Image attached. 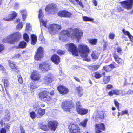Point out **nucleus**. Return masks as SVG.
<instances>
[{
    "instance_id": "nucleus-1",
    "label": "nucleus",
    "mask_w": 133,
    "mask_h": 133,
    "mask_svg": "<svg viewBox=\"0 0 133 133\" xmlns=\"http://www.w3.org/2000/svg\"><path fill=\"white\" fill-rule=\"evenodd\" d=\"M61 107L64 110L70 112H73L75 109L74 103L71 100H66L63 101Z\"/></svg>"
},
{
    "instance_id": "nucleus-2",
    "label": "nucleus",
    "mask_w": 133,
    "mask_h": 133,
    "mask_svg": "<svg viewBox=\"0 0 133 133\" xmlns=\"http://www.w3.org/2000/svg\"><path fill=\"white\" fill-rule=\"evenodd\" d=\"M21 35V34L19 32H14L3 39V41L4 42L13 44L15 42L19 39Z\"/></svg>"
},
{
    "instance_id": "nucleus-3",
    "label": "nucleus",
    "mask_w": 133,
    "mask_h": 133,
    "mask_svg": "<svg viewBox=\"0 0 133 133\" xmlns=\"http://www.w3.org/2000/svg\"><path fill=\"white\" fill-rule=\"evenodd\" d=\"M78 47V52L80 54L81 57L83 58H87L90 50L89 47L83 43L79 45Z\"/></svg>"
},
{
    "instance_id": "nucleus-4",
    "label": "nucleus",
    "mask_w": 133,
    "mask_h": 133,
    "mask_svg": "<svg viewBox=\"0 0 133 133\" xmlns=\"http://www.w3.org/2000/svg\"><path fill=\"white\" fill-rule=\"evenodd\" d=\"M69 133H80L81 129L79 126L74 122H70L68 126Z\"/></svg>"
},
{
    "instance_id": "nucleus-5",
    "label": "nucleus",
    "mask_w": 133,
    "mask_h": 133,
    "mask_svg": "<svg viewBox=\"0 0 133 133\" xmlns=\"http://www.w3.org/2000/svg\"><path fill=\"white\" fill-rule=\"evenodd\" d=\"M75 106L76 111L79 114L84 115L88 112V109L83 108L79 101H78L76 103Z\"/></svg>"
},
{
    "instance_id": "nucleus-6",
    "label": "nucleus",
    "mask_w": 133,
    "mask_h": 133,
    "mask_svg": "<svg viewBox=\"0 0 133 133\" xmlns=\"http://www.w3.org/2000/svg\"><path fill=\"white\" fill-rule=\"evenodd\" d=\"M123 8L127 10L132 9L133 6V0H125L119 2Z\"/></svg>"
},
{
    "instance_id": "nucleus-7",
    "label": "nucleus",
    "mask_w": 133,
    "mask_h": 133,
    "mask_svg": "<svg viewBox=\"0 0 133 133\" xmlns=\"http://www.w3.org/2000/svg\"><path fill=\"white\" fill-rule=\"evenodd\" d=\"M68 47V50L71 52L73 55L76 56H78V50L77 46L74 44L70 43L67 44Z\"/></svg>"
},
{
    "instance_id": "nucleus-8",
    "label": "nucleus",
    "mask_w": 133,
    "mask_h": 133,
    "mask_svg": "<svg viewBox=\"0 0 133 133\" xmlns=\"http://www.w3.org/2000/svg\"><path fill=\"white\" fill-rule=\"evenodd\" d=\"M45 10L46 13L53 14L56 11L57 6L54 4H49L46 6Z\"/></svg>"
},
{
    "instance_id": "nucleus-9",
    "label": "nucleus",
    "mask_w": 133,
    "mask_h": 133,
    "mask_svg": "<svg viewBox=\"0 0 133 133\" xmlns=\"http://www.w3.org/2000/svg\"><path fill=\"white\" fill-rule=\"evenodd\" d=\"M73 33L71 34V36L77 38L79 40L82 37L83 33L78 28H75L72 30Z\"/></svg>"
},
{
    "instance_id": "nucleus-10",
    "label": "nucleus",
    "mask_w": 133,
    "mask_h": 133,
    "mask_svg": "<svg viewBox=\"0 0 133 133\" xmlns=\"http://www.w3.org/2000/svg\"><path fill=\"white\" fill-rule=\"evenodd\" d=\"M39 96L42 101H49L50 100L49 92L47 91H44L39 93Z\"/></svg>"
},
{
    "instance_id": "nucleus-11",
    "label": "nucleus",
    "mask_w": 133,
    "mask_h": 133,
    "mask_svg": "<svg viewBox=\"0 0 133 133\" xmlns=\"http://www.w3.org/2000/svg\"><path fill=\"white\" fill-rule=\"evenodd\" d=\"M95 127V133H102V131H105L106 130L105 125L102 123H101L99 124H96Z\"/></svg>"
},
{
    "instance_id": "nucleus-12",
    "label": "nucleus",
    "mask_w": 133,
    "mask_h": 133,
    "mask_svg": "<svg viewBox=\"0 0 133 133\" xmlns=\"http://www.w3.org/2000/svg\"><path fill=\"white\" fill-rule=\"evenodd\" d=\"M44 51V49L43 47L41 46L39 47L35 56V59L38 61L41 59L43 56Z\"/></svg>"
},
{
    "instance_id": "nucleus-13",
    "label": "nucleus",
    "mask_w": 133,
    "mask_h": 133,
    "mask_svg": "<svg viewBox=\"0 0 133 133\" xmlns=\"http://www.w3.org/2000/svg\"><path fill=\"white\" fill-rule=\"evenodd\" d=\"M48 29L49 32L50 34H55L58 31V25L55 24H50L48 27Z\"/></svg>"
},
{
    "instance_id": "nucleus-14",
    "label": "nucleus",
    "mask_w": 133,
    "mask_h": 133,
    "mask_svg": "<svg viewBox=\"0 0 133 133\" xmlns=\"http://www.w3.org/2000/svg\"><path fill=\"white\" fill-rule=\"evenodd\" d=\"M59 16L61 17L69 18L72 16L71 13L66 10H60L59 12Z\"/></svg>"
},
{
    "instance_id": "nucleus-15",
    "label": "nucleus",
    "mask_w": 133,
    "mask_h": 133,
    "mask_svg": "<svg viewBox=\"0 0 133 133\" xmlns=\"http://www.w3.org/2000/svg\"><path fill=\"white\" fill-rule=\"evenodd\" d=\"M53 81V75L50 73L46 75L43 78L44 84L47 85L51 83Z\"/></svg>"
},
{
    "instance_id": "nucleus-16",
    "label": "nucleus",
    "mask_w": 133,
    "mask_h": 133,
    "mask_svg": "<svg viewBox=\"0 0 133 133\" xmlns=\"http://www.w3.org/2000/svg\"><path fill=\"white\" fill-rule=\"evenodd\" d=\"M39 67L42 71L44 72L50 68V65L48 62H42L39 64Z\"/></svg>"
},
{
    "instance_id": "nucleus-17",
    "label": "nucleus",
    "mask_w": 133,
    "mask_h": 133,
    "mask_svg": "<svg viewBox=\"0 0 133 133\" xmlns=\"http://www.w3.org/2000/svg\"><path fill=\"white\" fill-rule=\"evenodd\" d=\"M113 57L115 61L119 65L123 64L124 63V60L122 58L119 57L116 52L112 54Z\"/></svg>"
},
{
    "instance_id": "nucleus-18",
    "label": "nucleus",
    "mask_w": 133,
    "mask_h": 133,
    "mask_svg": "<svg viewBox=\"0 0 133 133\" xmlns=\"http://www.w3.org/2000/svg\"><path fill=\"white\" fill-rule=\"evenodd\" d=\"M39 13L38 15V18L39 19L41 27V25H42L43 26L47 27L46 23L47 21H44L42 19H40L41 18H42L43 16V14L41 9H40L39 10ZM42 29V28H41Z\"/></svg>"
},
{
    "instance_id": "nucleus-19",
    "label": "nucleus",
    "mask_w": 133,
    "mask_h": 133,
    "mask_svg": "<svg viewBox=\"0 0 133 133\" xmlns=\"http://www.w3.org/2000/svg\"><path fill=\"white\" fill-rule=\"evenodd\" d=\"M30 77L31 78L32 80L38 81L40 79L41 76L37 71L34 70L31 74Z\"/></svg>"
},
{
    "instance_id": "nucleus-20",
    "label": "nucleus",
    "mask_w": 133,
    "mask_h": 133,
    "mask_svg": "<svg viewBox=\"0 0 133 133\" xmlns=\"http://www.w3.org/2000/svg\"><path fill=\"white\" fill-rule=\"evenodd\" d=\"M48 126L51 130L55 131L57 128V122L55 121H50L48 123Z\"/></svg>"
},
{
    "instance_id": "nucleus-21",
    "label": "nucleus",
    "mask_w": 133,
    "mask_h": 133,
    "mask_svg": "<svg viewBox=\"0 0 133 133\" xmlns=\"http://www.w3.org/2000/svg\"><path fill=\"white\" fill-rule=\"evenodd\" d=\"M69 90L68 88L63 85L59 86V92L62 95L67 94L69 92Z\"/></svg>"
},
{
    "instance_id": "nucleus-22",
    "label": "nucleus",
    "mask_w": 133,
    "mask_h": 133,
    "mask_svg": "<svg viewBox=\"0 0 133 133\" xmlns=\"http://www.w3.org/2000/svg\"><path fill=\"white\" fill-rule=\"evenodd\" d=\"M104 112L103 111H101L98 112L96 118L97 119H99L101 121H102L103 119L104 118Z\"/></svg>"
},
{
    "instance_id": "nucleus-23",
    "label": "nucleus",
    "mask_w": 133,
    "mask_h": 133,
    "mask_svg": "<svg viewBox=\"0 0 133 133\" xmlns=\"http://www.w3.org/2000/svg\"><path fill=\"white\" fill-rule=\"evenodd\" d=\"M37 113L36 116L38 118H39L44 115L45 112V110L42 109L41 108H39L37 110Z\"/></svg>"
},
{
    "instance_id": "nucleus-24",
    "label": "nucleus",
    "mask_w": 133,
    "mask_h": 133,
    "mask_svg": "<svg viewBox=\"0 0 133 133\" xmlns=\"http://www.w3.org/2000/svg\"><path fill=\"white\" fill-rule=\"evenodd\" d=\"M94 77L96 79H99L103 76H105L106 75V74L105 72H102L101 74L98 71H97L94 73Z\"/></svg>"
},
{
    "instance_id": "nucleus-25",
    "label": "nucleus",
    "mask_w": 133,
    "mask_h": 133,
    "mask_svg": "<svg viewBox=\"0 0 133 133\" xmlns=\"http://www.w3.org/2000/svg\"><path fill=\"white\" fill-rule=\"evenodd\" d=\"M76 91L78 96L80 97L83 94V90L82 88L80 86L77 87L76 88Z\"/></svg>"
},
{
    "instance_id": "nucleus-26",
    "label": "nucleus",
    "mask_w": 133,
    "mask_h": 133,
    "mask_svg": "<svg viewBox=\"0 0 133 133\" xmlns=\"http://www.w3.org/2000/svg\"><path fill=\"white\" fill-rule=\"evenodd\" d=\"M52 61L56 64L58 63V56L56 54L53 55L51 58Z\"/></svg>"
},
{
    "instance_id": "nucleus-27",
    "label": "nucleus",
    "mask_w": 133,
    "mask_h": 133,
    "mask_svg": "<svg viewBox=\"0 0 133 133\" xmlns=\"http://www.w3.org/2000/svg\"><path fill=\"white\" fill-rule=\"evenodd\" d=\"M87 40L89 43L93 45H96L98 41V39L96 38L88 39Z\"/></svg>"
},
{
    "instance_id": "nucleus-28",
    "label": "nucleus",
    "mask_w": 133,
    "mask_h": 133,
    "mask_svg": "<svg viewBox=\"0 0 133 133\" xmlns=\"http://www.w3.org/2000/svg\"><path fill=\"white\" fill-rule=\"evenodd\" d=\"M37 38V36L33 34L31 35V43L32 44L34 45L36 43Z\"/></svg>"
},
{
    "instance_id": "nucleus-29",
    "label": "nucleus",
    "mask_w": 133,
    "mask_h": 133,
    "mask_svg": "<svg viewBox=\"0 0 133 133\" xmlns=\"http://www.w3.org/2000/svg\"><path fill=\"white\" fill-rule=\"evenodd\" d=\"M9 116V114H8L6 116L5 118H3L1 120L0 122V124L2 125L3 123H4L5 122L9 121L10 119Z\"/></svg>"
},
{
    "instance_id": "nucleus-30",
    "label": "nucleus",
    "mask_w": 133,
    "mask_h": 133,
    "mask_svg": "<svg viewBox=\"0 0 133 133\" xmlns=\"http://www.w3.org/2000/svg\"><path fill=\"white\" fill-rule=\"evenodd\" d=\"M26 45L27 43L26 42L22 41L20 43L17 48H24L26 47Z\"/></svg>"
},
{
    "instance_id": "nucleus-31",
    "label": "nucleus",
    "mask_w": 133,
    "mask_h": 133,
    "mask_svg": "<svg viewBox=\"0 0 133 133\" xmlns=\"http://www.w3.org/2000/svg\"><path fill=\"white\" fill-rule=\"evenodd\" d=\"M111 76H104L103 79V81L105 84L108 83L111 79Z\"/></svg>"
},
{
    "instance_id": "nucleus-32",
    "label": "nucleus",
    "mask_w": 133,
    "mask_h": 133,
    "mask_svg": "<svg viewBox=\"0 0 133 133\" xmlns=\"http://www.w3.org/2000/svg\"><path fill=\"white\" fill-rule=\"evenodd\" d=\"M91 56L93 59L96 60L98 58L99 55L97 52L95 51H93L91 54Z\"/></svg>"
},
{
    "instance_id": "nucleus-33",
    "label": "nucleus",
    "mask_w": 133,
    "mask_h": 133,
    "mask_svg": "<svg viewBox=\"0 0 133 133\" xmlns=\"http://www.w3.org/2000/svg\"><path fill=\"white\" fill-rule=\"evenodd\" d=\"M20 12L22 16L23 21L25 20L26 17L27 12L26 10H21L20 11Z\"/></svg>"
},
{
    "instance_id": "nucleus-34",
    "label": "nucleus",
    "mask_w": 133,
    "mask_h": 133,
    "mask_svg": "<svg viewBox=\"0 0 133 133\" xmlns=\"http://www.w3.org/2000/svg\"><path fill=\"white\" fill-rule=\"evenodd\" d=\"M83 20L84 21H91L93 22H93L94 19L93 18H90L86 16H83L82 17Z\"/></svg>"
},
{
    "instance_id": "nucleus-35",
    "label": "nucleus",
    "mask_w": 133,
    "mask_h": 133,
    "mask_svg": "<svg viewBox=\"0 0 133 133\" xmlns=\"http://www.w3.org/2000/svg\"><path fill=\"white\" fill-rule=\"evenodd\" d=\"M9 65L10 67L12 69H15L16 68V65L14 64V63L12 62L10 60H9Z\"/></svg>"
},
{
    "instance_id": "nucleus-36",
    "label": "nucleus",
    "mask_w": 133,
    "mask_h": 133,
    "mask_svg": "<svg viewBox=\"0 0 133 133\" xmlns=\"http://www.w3.org/2000/svg\"><path fill=\"white\" fill-rule=\"evenodd\" d=\"M23 38L27 42H29V37L27 33H25L24 34Z\"/></svg>"
},
{
    "instance_id": "nucleus-37",
    "label": "nucleus",
    "mask_w": 133,
    "mask_h": 133,
    "mask_svg": "<svg viewBox=\"0 0 133 133\" xmlns=\"http://www.w3.org/2000/svg\"><path fill=\"white\" fill-rule=\"evenodd\" d=\"M114 102L115 107L117 108L118 111H120L119 104L118 102L116 100H114Z\"/></svg>"
},
{
    "instance_id": "nucleus-38",
    "label": "nucleus",
    "mask_w": 133,
    "mask_h": 133,
    "mask_svg": "<svg viewBox=\"0 0 133 133\" xmlns=\"http://www.w3.org/2000/svg\"><path fill=\"white\" fill-rule=\"evenodd\" d=\"M4 86L6 90L7 88H8L9 86V81L7 79H5L4 81Z\"/></svg>"
},
{
    "instance_id": "nucleus-39",
    "label": "nucleus",
    "mask_w": 133,
    "mask_h": 133,
    "mask_svg": "<svg viewBox=\"0 0 133 133\" xmlns=\"http://www.w3.org/2000/svg\"><path fill=\"white\" fill-rule=\"evenodd\" d=\"M100 67V66L99 65H94L91 66V69L93 71H95L98 70Z\"/></svg>"
},
{
    "instance_id": "nucleus-40",
    "label": "nucleus",
    "mask_w": 133,
    "mask_h": 133,
    "mask_svg": "<svg viewBox=\"0 0 133 133\" xmlns=\"http://www.w3.org/2000/svg\"><path fill=\"white\" fill-rule=\"evenodd\" d=\"M12 13L11 15V17L9 19H8V20H6L7 21L12 19L15 18L16 17L17 13L15 11H12Z\"/></svg>"
},
{
    "instance_id": "nucleus-41",
    "label": "nucleus",
    "mask_w": 133,
    "mask_h": 133,
    "mask_svg": "<svg viewBox=\"0 0 133 133\" xmlns=\"http://www.w3.org/2000/svg\"><path fill=\"white\" fill-rule=\"evenodd\" d=\"M88 120L87 119H85L81 121L80 123V124L81 126L83 127H85L86 126Z\"/></svg>"
},
{
    "instance_id": "nucleus-42",
    "label": "nucleus",
    "mask_w": 133,
    "mask_h": 133,
    "mask_svg": "<svg viewBox=\"0 0 133 133\" xmlns=\"http://www.w3.org/2000/svg\"><path fill=\"white\" fill-rule=\"evenodd\" d=\"M122 31L124 34L125 35H127L128 36V37H130V36L131 35L128 31L125 30L124 29H123Z\"/></svg>"
},
{
    "instance_id": "nucleus-43",
    "label": "nucleus",
    "mask_w": 133,
    "mask_h": 133,
    "mask_svg": "<svg viewBox=\"0 0 133 133\" xmlns=\"http://www.w3.org/2000/svg\"><path fill=\"white\" fill-rule=\"evenodd\" d=\"M124 115H126L128 116L129 115V113L128 111V110H122L121 111V115L122 116Z\"/></svg>"
},
{
    "instance_id": "nucleus-44",
    "label": "nucleus",
    "mask_w": 133,
    "mask_h": 133,
    "mask_svg": "<svg viewBox=\"0 0 133 133\" xmlns=\"http://www.w3.org/2000/svg\"><path fill=\"white\" fill-rule=\"evenodd\" d=\"M116 52L120 55H122L123 53L121 48L120 46H118L116 48Z\"/></svg>"
},
{
    "instance_id": "nucleus-45",
    "label": "nucleus",
    "mask_w": 133,
    "mask_h": 133,
    "mask_svg": "<svg viewBox=\"0 0 133 133\" xmlns=\"http://www.w3.org/2000/svg\"><path fill=\"white\" fill-rule=\"evenodd\" d=\"M109 68L110 67L108 66H104L103 68V69L107 72H109L111 70Z\"/></svg>"
},
{
    "instance_id": "nucleus-46",
    "label": "nucleus",
    "mask_w": 133,
    "mask_h": 133,
    "mask_svg": "<svg viewBox=\"0 0 133 133\" xmlns=\"http://www.w3.org/2000/svg\"><path fill=\"white\" fill-rule=\"evenodd\" d=\"M23 24L22 22H20L16 26V29H21L23 27Z\"/></svg>"
},
{
    "instance_id": "nucleus-47",
    "label": "nucleus",
    "mask_w": 133,
    "mask_h": 133,
    "mask_svg": "<svg viewBox=\"0 0 133 133\" xmlns=\"http://www.w3.org/2000/svg\"><path fill=\"white\" fill-rule=\"evenodd\" d=\"M30 115L31 118L32 119H34L36 115V114L34 111L30 112Z\"/></svg>"
},
{
    "instance_id": "nucleus-48",
    "label": "nucleus",
    "mask_w": 133,
    "mask_h": 133,
    "mask_svg": "<svg viewBox=\"0 0 133 133\" xmlns=\"http://www.w3.org/2000/svg\"><path fill=\"white\" fill-rule=\"evenodd\" d=\"M41 129L45 131H48V130L47 126L46 125H42L41 127Z\"/></svg>"
},
{
    "instance_id": "nucleus-49",
    "label": "nucleus",
    "mask_w": 133,
    "mask_h": 133,
    "mask_svg": "<svg viewBox=\"0 0 133 133\" xmlns=\"http://www.w3.org/2000/svg\"><path fill=\"white\" fill-rule=\"evenodd\" d=\"M17 77L19 82L20 84H22L23 82V81L21 75H17Z\"/></svg>"
},
{
    "instance_id": "nucleus-50",
    "label": "nucleus",
    "mask_w": 133,
    "mask_h": 133,
    "mask_svg": "<svg viewBox=\"0 0 133 133\" xmlns=\"http://www.w3.org/2000/svg\"><path fill=\"white\" fill-rule=\"evenodd\" d=\"M114 94L116 95H119L120 92L119 90L118 89H115L113 90Z\"/></svg>"
},
{
    "instance_id": "nucleus-51",
    "label": "nucleus",
    "mask_w": 133,
    "mask_h": 133,
    "mask_svg": "<svg viewBox=\"0 0 133 133\" xmlns=\"http://www.w3.org/2000/svg\"><path fill=\"white\" fill-rule=\"evenodd\" d=\"M115 36V34L113 33H110L109 34V37L110 39H114Z\"/></svg>"
},
{
    "instance_id": "nucleus-52",
    "label": "nucleus",
    "mask_w": 133,
    "mask_h": 133,
    "mask_svg": "<svg viewBox=\"0 0 133 133\" xmlns=\"http://www.w3.org/2000/svg\"><path fill=\"white\" fill-rule=\"evenodd\" d=\"M113 88V86L111 84L107 85L106 87V89L108 90H110L112 89Z\"/></svg>"
},
{
    "instance_id": "nucleus-53",
    "label": "nucleus",
    "mask_w": 133,
    "mask_h": 133,
    "mask_svg": "<svg viewBox=\"0 0 133 133\" xmlns=\"http://www.w3.org/2000/svg\"><path fill=\"white\" fill-rule=\"evenodd\" d=\"M38 105L37 103H35L33 105V108L34 109L35 111H36L37 110V108L38 107Z\"/></svg>"
},
{
    "instance_id": "nucleus-54",
    "label": "nucleus",
    "mask_w": 133,
    "mask_h": 133,
    "mask_svg": "<svg viewBox=\"0 0 133 133\" xmlns=\"http://www.w3.org/2000/svg\"><path fill=\"white\" fill-rule=\"evenodd\" d=\"M31 26L30 24L29 23H27L26 24V30L28 31L30 29Z\"/></svg>"
},
{
    "instance_id": "nucleus-55",
    "label": "nucleus",
    "mask_w": 133,
    "mask_h": 133,
    "mask_svg": "<svg viewBox=\"0 0 133 133\" xmlns=\"http://www.w3.org/2000/svg\"><path fill=\"white\" fill-rule=\"evenodd\" d=\"M117 12H119L122 11H123L124 9H122V7H118L117 9Z\"/></svg>"
},
{
    "instance_id": "nucleus-56",
    "label": "nucleus",
    "mask_w": 133,
    "mask_h": 133,
    "mask_svg": "<svg viewBox=\"0 0 133 133\" xmlns=\"http://www.w3.org/2000/svg\"><path fill=\"white\" fill-rule=\"evenodd\" d=\"M0 133H6V129L4 128H1L0 130Z\"/></svg>"
},
{
    "instance_id": "nucleus-57",
    "label": "nucleus",
    "mask_w": 133,
    "mask_h": 133,
    "mask_svg": "<svg viewBox=\"0 0 133 133\" xmlns=\"http://www.w3.org/2000/svg\"><path fill=\"white\" fill-rule=\"evenodd\" d=\"M4 48V45L0 44V52L3 50Z\"/></svg>"
},
{
    "instance_id": "nucleus-58",
    "label": "nucleus",
    "mask_w": 133,
    "mask_h": 133,
    "mask_svg": "<svg viewBox=\"0 0 133 133\" xmlns=\"http://www.w3.org/2000/svg\"><path fill=\"white\" fill-rule=\"evenodd\" d=\"M108 94L110 96H112L114 95L113 90H111L109 92Z\"/></svg>"
},
{
    "instance_id": "nucleus-59",
    "label": "nucleus",
    "mask_w": 133,
    "mask_h": 133,
    "mask_svg": "<svg viewBox=\"0 0 133 133\" xmlns=\"http://www.w3.org/2000/svg\"><path fill=\"white\" fill-rule=\"evenodd\" d=\"M110 68L111 69H112L115 68L116 66L113 64H111L108 65Z\"/></svg>"
},
{
    "instance_id": "nucleus-60",
    "label": "nucleus",
    "mask_w": 133,
    "mask_h": 133,
    "mask_svg": "<svg viewBox=\"0 0 133 133\" xmlns=\"http://www.w3.org/2000/svg\"><path fill=\"white\" fill-rule=\"evenodd\" d=\"M20 57V55L19 54H16L14 57L13 58H19Z\"/></svg>"
},
{
    "instance_id": "nucleus-61",
    "label": "nucleus",
    "mask_w": 133,
    "mask_h": 133,
    "mask_svg": "<svg viewBox=\"0 0 133 133\" xmlns=\"http://www.w3.org/2000/svg\"><path fill=\"white\" fill-rule=\"evenodd\" d=\"M71 2L74 4L76 2L77 3L78 2L79 0H69Z\"/></svg>"
},
{
    "instance_id": "nucleus-62",
    "label": "nucleus",
    "mask_w": 133,
    "mask_h": 133,
    "mask_svg": "<svg viewBox=\"0 0 133 133\" xmlns=\"http://www.w3.org/2000/svg\"><path fill=\"white\" fill-rule=\"evenodd\" d=\"M130 39V41L132 42H133V36L131 35L128 37Z\"/></svg>"
},
{
    "instance_id": "nucleus-63",
    "label": "nucleus",
    "mask_w": 133,
    "mask_h": 133,
    "mask_svg": "<svg viewBox=\"0 0 133 133\" xmlns=\"http://www.w3.org/2000/svg\"><path fill=\"white\" fill-rule=\"evenodd\" d=\"M122 38L123 39H124L125 41H128V38L125 35H123L122 36Z\"/></svg>"
},
{
    "instance_id": "nucleus-64",
    "label": "nucleus",
    "mask_w": 133,
    "mask_h": 133,
    "mask_svg": "<svg viewBox=\"0 0 133 133\" xmlns=\"http://www.w3.org/2000/svg\"><path fill=\"white\" fill-rule=\"evenodd\" d=\"M93 3L95 6L97 5V2L96 0H93Z\"/></svg>"
}]
</instances>
